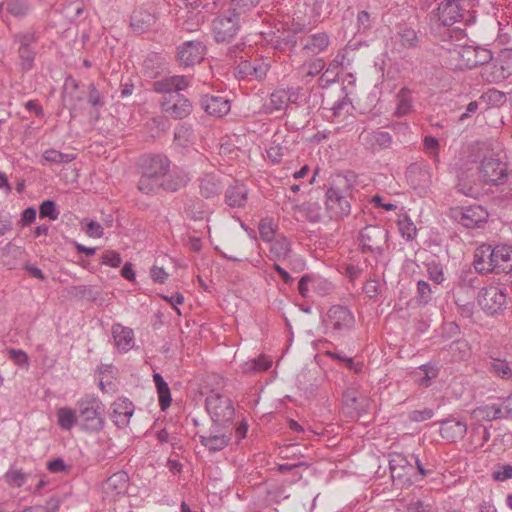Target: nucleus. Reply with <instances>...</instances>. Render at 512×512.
<instances>
[{
    "instance_id": "052dcab7",
    "label": "nucleus",
    "mask_w": 512,
    "mask_h": 512,
    "mask_svg": "<svg viewBox=\"0 0 512 512\" xmlns=\"http://www.w3.org/2000/svg\"><path fill=\"white\" fill-rule=\"evenodd\" d=\"M491 53L484 48L475 47L474 67L478 65H487L491 60Z\"/></svg>"
},
{
    "instance_id": "39448f33",
    "label": "nucleus",
    "mask_w": 512,
    "mask_h": 512,
    "mask_svg": "<svg viewBox=\"0 0 512 512\" xmlns=\"http://www.w3.org/2000/svg\"><path fill=\"white\" fill-rule=\"evenodd\" d=\"M206 409L212 422L233 424L235 410L228 397L216 391H211L206 398Z\"/></svg>"
},
{
    "instance_id": "680f3d73",
    "label": "nucleus",
    "mask_w": 512,
    "mask_h": 512,
    "mask_svg": "<svg viewBox=\"0 0 512 512\" xmlns=\"http://www.w3.org/2000/svg\"><path fill=\"white\" fill-rule=\"evenodd\" d=\"M350 107L351 102L349 101V99L347 97H343L333 104L331 111L333 116L337 117L341 116L344 112L347 113Z\"/></svg>"
},
{
    "instance_id": "49530a36",
    "label": "nucleus",
    "mask_w": 512,
    "mask_h": 512,
    "mask_svg": "<svg viewBox=\"0 0 512 512\" xmlns=\"http://www.w3.org/2000/svg\"><path fill=\"white\" fill-rule=\"evenodd\" d=\"M6 482L12 487H21L27 480V474L21 469H10L5 474Z\"/></svg>"
},
{
    "instance_id": "3c124183",
    "label": "nucleus",
    "mask_w": 512,
    "mask_h": 512,
    "mask_svg": "<svg viewBox=\"0 0 512 512\" xmlns=\"http://www.w3.org/2000/svg\"><path fill=\"white\" fill-rule=\"evenodd\" d=\"M39 215L41 218H49L50 220H56L59 216L56 204L52 200H46L42 202L39 209Z\"/></svg>"
},
{
    "instance_id": "09e8293b",
    "label": "nucleus",
    "mask_w": 512,
    "mask_h": 512,
    "mask_svg": "<svg viewBox=\"0 0 512 512\" xmlns=\"http://www.w3.org/2000/svg\"><path fill=\"white\" fill-rule=\"evenodd\" d=\"M74 159L72 154H64L54 149H48L43 153V160L53 163H68Z\"/></svg>"
},
{
    "instance_id": "864d4df0",
    "label": "nucleus",
    "mask_w": 512,
    "mask_h": 512,
    "mask_svg": "<svg viewBox=\"0 0 512 512\" xmlns=\"http://www.w3.org/2000/svg\"><path fill=\"white\" fill-rule=\"evenodd\" d=\"M19 58L22 69L28 71L33 66L35 52L31 48L19 47Z\"/></svg>"
},
{
    "instance_id": "58836bf2",
    "label": "nucleus",
    "mask_w": 512,
    "mask_h": 512,
    "mask_svg": "<svg viewBox=\"0 0 512 512\" xmlns=\"http://www.w3.org/2000/svg\"><path fill=\"white\" fill-rule=\"evenodd\" d=\"M449 351L453 360L462 361L468 358L470 354V347L467 341L457 340L449 345Z\"/></svg>"
},
{
    "instance_id": "423d86ee",
    "label": "nucleus",
    "mask_w": 512,
    "mask_h": 512,
    "mask_svg": "<svg viewBox=\"0 0 512 512\" xmlns=\"http://www.w3.org/2000/svg\"><path fill=\"white\" fill-rule=\"evenodd\" d=\"M478 173L487 185H501L508 179L507 164L493 157H485L481 161Z\"/></svg>"
},
{
    "instance_id": "4d7b16f0",
    "label": "nucleus",
    "mask_w": 512,
    "mask_h": 512,
    "mask_svg": "<svg viewBox=\"0 0 512 512\" xmlns=\"http://www.w3.org/2000/svg\"><path fill=\"white\" fill-rule=\"evenodd\" d=\"M427 272L429 278L434 281L436 285L441 284L444 280L443 268L440 264L431 262L427 265Z\"/></svg>"
},
{
    "instance_id": "2f4dec72",
    "label": "nucleus",
    "mask_w": 512,
    "mask_h": 512,
    "mask_svg": "<svg viewBox=\"0 0 512 512\" xmlns=\"http://www.w3.org/2000/svg\"><path fill=\"white\" fill-rule=\"evenodd\" d=\"M472 414L475 418L484 421H493L506 417L502 406L499 404L479 406L473 410Z\"/></svg>"
},
{
    "instance_id": "0eeeda50",
    "label": "nucleus",
    "mask_w": 512,
    "mask_h": 512,
    "mask_svg": "<svg viewBox=\"0 0 512 512\" xmlns=\"http://www.w3.org/2000/svg\"><path fill=\"white\" fill-rule=\"evenodd\" d=\"M242 20L227 11L218 16L212 24L213 33L217 42L230 41L237 34Z\"/></svg>"
},
{
    "instance_id": "5fc2aeb1",
    "label": "nucleus",
    "mask_w": 512,
    "mask_h": 512,
    "mask_svg": "<svg viewBox=\"0 0 512 512\" xmlns=\"http://www.w3.org/2000/svg\"><path fill=\"white\" fill-rule=\"evenodd\" d=\"M8 355L9 359L12 360L15 365L28 369L29 357L25 351L21 349H9Z\"/></svg>"
},
{
    "instance_id": "cd10ccee",
    "label": "nucleus",
    "mask_w": 512,
    "mask_h": 512,
    "mask_svg": "<svg viewBox=\"0 0 512 512\" xmlns=\"http://www.w3.org/2000/svg\"><path fill=\"white\" fill-rule=\"evenodd\" d=\"M128 480L127 473L123 471L116 472L106 480L103 489L111 497L124 494L128 488Z\"/></svg>"
},
{
    "instance_id": "72a5a7b5",
    "label": "nucleus",
    "mask_w": 512,
    "mask_h": 512,
    "mask_svg": "<svg viewBox=\"0 0 512 512\" xmlns=\"http://www.w3.org/2000/svg\"><path fill=\"white\" fill-rule=\"evenodd\" d=\"M57 424L62 430L69 431L78 421L77 410L69 407H61L57 409Z\"/></svg>"
},
{
    "instance_id": "c85d7f7f",
    "label": "nucleus",
    "mask_w": 512,
    "mask_h": 512,
    "mask_svg": "<svg viewBox=\"0 0 512 512\" xmlns=\"http://www.w3.org/2000/svg\"><path fill=\"white\" fill-rule=\"evenodd\" d=\"M199 182L200 193L206 199L218 196L222 190V184L214 173L203 174L200 177Z\"/></svg>"
},
{
    "instance_id": "4c0bfd02",
    "label": "nucleus",
    "mask_w": 512,
    "mask_h": 512,
    "mask_svg": "<svg viewBox=\"0 0 512 512\" xmlns=\"http://www.w3.org/2000/svg\"><path fill=\"white\" fill-rule=\"evenodd\" d=\"M412 110V98L410 91L401 89L397 95V107L395 113L398 116L408 114Z\"/></svg>"
},
{
    "instance_id": "bf43d9fd",
    "label": "nucleus",
    "mask_w": 512,
    "mask_h": 512,
    "mask_svg": "<svg viewBox=\"0 0 512 512\" xmlns=\"http://www.w3.org/2000/svg\"><path fill=\"white\" fill-rule=\"evenodd\" d=\"M122 262V259L119 255V253L115 252V251H106L105 253H103L102 257H101V264L103 265H107V266H110V267H118L120 266Z\"/></svg>"
},
{
    "instance_id": "412c9836",
    "label": "nucleus",
    "mask_w": 512,
    "mask_h": 512,
    "mask_svg": "<svg viewBox=\"0 0 512 512\" xmlns=\"http://www.w3.org/2000/svg\"><path fill=\"white\" fill-rule=\"evenodd\" d=\"M512 74V67L509 62L502 60L491 61L482 69V77L490 83H499Z\"/></svg>"
},
{
    "instance_id": "aec40b11",
    "label": "nucleus",
    "mask_w": 512,
    "mask_h": 512,
    "mask_svg": "<svg viewBox=\"0 0 512 512\" xmlns=\"http://www.w3.org/2000/svg\"><path fill=\"white\" fill-rule=\"evenodd\" d=\"M156 23V16L149 9L136 7L130 16V27L134 33L143 34L150 31Z\"/></svg>"
},
{
    "instance_id": "e433bc0d",
    "label": "nucleus",
    "mask_w": 512,
    "mask_h": 512,
    "mask_svg": "<svg viewBox=\"0 0 512 512\" xmlns=\"http://www.w3.org/2000/svg\"><path fill=\"white\" fill-rule=\"evenodd\" d=\"M418 370L417 374H423L417 379L418 384L422 387H429L432 380L437 378L439 374L438 367L432 364L421 365Z\"/></svg>"
},
{
    "instance_id": "f03ea898",
    "label": "nucleus",
    "mask_w": 512,
    "mask_h": 512,
    "mask_svg": "<svg viewBox=\"0 0 512 512\" xmlns=\"http://www.w3.org/2000/svg\"><path fill=\"white\" fill-rule=\"evenodd\" d=\"M79 424L82 430L95 433L105 424L104 405L94 394L83 395L76 403Z\"/></svg>"
},
{
    "instance_id": "37998d69",
    "label": "nucleus",
    "mask_w": 512,
    "mask_h": 512,
    "mask_svg": "<svg viewBox=\"0 0 512 512\" xmlns=\"http://www.w3.org/2000/svg\"><path fill=\"white\" fill-rule=\"evenodd\" d=\"M398 228L401 236L408 241L413 240L417 234L416 226L408 216L398 220Z\"/></svg>"
},
{
    "instance_id": "5701e85b",
    "label": "nucleus",
    "mask_w": 512,
    "mask_h": 512,
    "mask_svg": "<svg viewBox=\"0 0 512 512\" xmlns=\"http://www.w3.org/2000/svg\"><path fill=\"white\" fill-rule=\"evenodd\" d=\"M180 183H170L168 180H161L160 178L145 174L142 172L138 182V189L144 194H154L159 191L161 187L176 191L180 188Z\"/></svg>"
},
{
    "instance_id": "473e14b6",
    "label": "nucleus",
    "mask_w": 512,
    "mask_h": 512,
    "mask_svg": "<svg viewBox=\"0 0 512 512\" xmlns=\"http://www.w3.org/2000/svg\"><path fill=\"white\" fill-rule=\"evenodd\" d=\"M364 140L373 150L386 149L392 143V136L386 131H373L364 136Z\"/></svg>"
},
{
    "instance_id": "de8ad7c7",
    "label": "nucleus",
    "mask_w": 512,
    "mask_h": 512,
    "mask_svg": "<svg viewBox=\"0 0 512 512\" xmlns=\"http://www.w3.org/2000/svg\"><path fill=\"white\" fill-rule=\"evenodd\" d=\"M426 153L434 160L436 164L440 162L439 141L433 136H426L423 140Z\"/></svg>"
},
{
    "instance_id": "f257e3e1",
    "label": "nucleus",
    "mask_w": 512,
    "mask_h": 512,
    "mask_svg": "<svg viewBox=\"0 0 512 512\" xmlns=\"http://www.w3.org/2000/svg\"><path fill=\"white\" fill-rule=\"evenodd\" d=\"M512 246L500 244L492 247L489 244L480 245L474 253L473 265L477 272L486 274L495 269H512Z\"/></svg>"
},
{
    "instance_id": "b1692460",
    "label": "nucleus",
    "mask_w": 512,
    "mask_h": 512,
    "mask_svg": "<svg viewBox=\"0 0 512 512\" xmlns=\"http://www.w3.org/2000/svg\"><path fill=\"white\" fill-rule=\"evenodd\" d=\"M170 162L167 157L162 155H155L148 157L142 166V172L151 174V176L160 178L161 180H168Z\"/></svg>"
},
{
    "instance_id": "c756f323",
    "label": "nucleus",
    "mask_w": 512,
    "mask_h": 512,
    "mask_svg": "<svg viewBox=\"0 0 512 512\" xmlns=\"http://www.w3.org/2000/svg\"><path fill=\"white\" fill-rule=\"evenodd\" d=\"M248 199V189L244 185L230 186L225 193V202L231 208L244 207Z\"/></svg>"
},
{
    "instance_id": "2eb2a0df",
    "label": "nucleus",
    "mask_w": 512,
    "mask_h": 512,
    "mask_svg": "<svg viewBox=\"0 0 512 512\" xmlns=\"http://www.w3.org/2000/svg\"><path fill=\"white\" fill-rule=\"evenodd\" d=\"M269 70V64L261 59L241 61L235 68L238 79L262 80Z\"/></svg>"
},
{
    "instance_id": "bb28decb",
    "label": "nucleus",
    "mask_w": 512,
    "mask_h": 512,
    "mask_svg": "<svg viewBox=\"0 0 512 512\" xmlns=\"http://www.w3.org/2000/svg\"><path fill=\"white\" fill-rule=\"evenodd\" d=\"M204 111L214 117L225 116L231 108L230 101L222 96L205 95L201 99Z\"/></svg>"
},
{
    "instance_id": "e2e57ef3",
    "label": "nucleus",
    "mask_w": 512,
    "mask_h": 512,
    "mask_svg": "<svg viewBox=\"0 0 512 512\" xmlns=\"http://www.w3.org/2000/svg\"><path fill=\"white\" fill-rule=\"evenodd\" d=\"M434 416V411L430 408L422 410H414L409 414V419L414 422H423L431 419Z\"/></svg>"
},
{
    "instance_id": "603ef678",
    "label": "nucleus",
    "mask_w": 512,
    "mask_h": 512,
    "mask_svg": "<svg viewBox=\"0 0 512 512\" xmlns=\"http://www.w3.org/2000/svg\"><path fill=\"white\" fill-rule=\"evenodd\" d=\"M400 41L406 47H415L418 41L415 30L410 27H402L399 31Z\"/></svg>"
},
{
    "instance_id": "0e129e2a",
    "label": "nucleus",
    "mask_w": 512,
    "mask_h": 512,
    "mask_svg": "<svg viewBox=\"0 0 512 512\" xmlns=\"http://www.w3.org/2000/svg\"><path fill=\"white\" fill-rule=\"evenodd\" d=\"M284 150L279 144H272L267 150V157L272 163H279L284 156Z\"/></svg>"
},
{
    "instance_id": "20e7f679",
    "label": "nucleus",
    "mask_w": 512,
    "mask_h": 512,
    "mask_svg": "<svg viewBox=\"0 0 512 512\" xmlns=\"http://www.w3.org/2000/svg\"><path fill=\"white\" fill-rule=\"evenodd\" d=\"M233 430V424L212 422L209 430L199 435L200 443L210 452L221 451L229 445Z\"/></svg>"
},
{
    "instance_id": "774afa93",
    "label": "nucleus",
    "mask_w": 512,
    "mask_h": 512,
    "mask_svg": "<svg viewBox=\"0 0 512 512\" xmlns=\"http://www.w3.org/2000/svg\"><path fill=\"white\" fill-rule=\"evenodd\" d=\"M257 368L258 373L268 370L272 365V359L266 355H260L258 358L252 359Z\"/></svg>"
},
{
    "instance_id": "a18cd8bd",
    "label": "nucleus",
    "mask_w": 512,
    "mask_h": 512,
    "mask_svg": "<svg viewBox=\"0 0 512 512\" xmlns=\"http://www.w3.org/2000/svg\"><path fill=\"white\" fill-rule=\"evenodd\" d=\"M6 9L11 15L22 17L27 14L29 6L26 0H8Z\"/></svg>"
},
{
    "instance_id": "13d9d810",
    "label": "nucleus",
    "mask_w": 512,
    "mask_h": 512,
    "mask_svg": "<svg viewBox=\"0 0 512 512\" xmlns=\"http://www.w3.org/2000/svg\"><path fill=\"white\" fill-rule=\"evenodd\" d=\"M70 468L62 458H55L47 462V469L51 473H68Z\"/></svg>"
},
{
    "instance_id": "4468645a",
    "label": "nucleus",
    "mask_w": 512,
    "mask_h": 512,
    "mask_svg": "<svg viewBox=\"0 0 512 512\" xmlns=\"http://www.w3.org/2000/svg\"><path fill=\"white\" fill-rule=\"evenodd\" d=\"M162 111L173 119H183L192 112V104L189 99L179 94L174 97H162Z\"/></svg>"
},
{
    "instance_id": "7ed1b4c3",
    "label": "nucleus",
    "mask_w": 512,
    "mask_h": 512,
    "mask_svg": "<svg viewBox=\"0 0 512 512\" xmlns=\"http://www.w3.org/2000/svg\"><path fill=\"white\" fill-rule=\"evenodd\" d=\"M388 231L379 225H367L359 233V249L363 254H370L378 261L388 247Z\"/></svg>"
},
{
    "instance_id": "9b49d317",
    "label": "nucleus",
    "mask_w": 512,
    "mask_h": 512,
    "mask_svg": "<svg viewBox=\"0 0 512 512\" xmlns=\"http://www.w3.org/2000/svg\"><path fill=\"white\" fill-rule=\"evenodd\" d=\"M478 303L485 312L494 314L504 307L506 295L501 288L491 285L479 291Z\"/></svg>"
},
{
    "instance_id": "a19ab883",
    "label": "nucleus",
    "mask_w": 512,
    "mask_h": 512,
    "mask_svg": "<svg viewBox=\"0 0 512 512\" xmlns=\"http://www.w3.org/2000/svg\"><path fill=\"white\" fill-rule=\"evenodd\" d=\"M443 436L449 437V432L452 433L451 437H464L467 432V426L461 421H448L444 423L441 429Z\"/></svg>"
},
{
    "instance_id": "dca6fc26",
    "label": "nucleus",
    "mask_w": 512,
    "mask_h": 512,
    "mask_svg": "<svg viewBox=\"0 0 512 512\" xmlns=\"http://www.w3.org/2000/svg\"><path fill=\"white\" fill-rule=\"evenodd\" d=\"M464 12L460 0H443L438 5L437 17L442 25L451 26L463 18Z\"/></svg>"
},
{
    "instance_id": "338daca9",
    "label": "nucleus",
    "mask_w": 512,
    "mask_h": 512,
    "mask_svg": "<svg viewBox=\"0 0 512 512\" xmlns=\"http://www.w3.org/2000/svg\"><path fill=\"white\" fill-rule=\"evenodd\" d=\"M15 41L19 43V47L30 48V45L36 41V37L32 32H25L17 34Z\"/></svg>"
},
{
    "instance_id": "c9c22d12",
    "label": "nucleus",
    "mask_w": 512,
    "mask_h": 512,
    "mask_svg": "<svg viewBox=\"0 0 512 512\" xmlns=\"http://www.w3.org/2000/svg\"><path fill=\"white\" fill-rule=\"evenodd\" d=\"M489 370L501 379L509 380L512 378V369L505 359L492 358L489 363Z\"/></svg>"
},
{
    "instance_id": "a878e982",
    "label": "nucleus",
    "mask_w": 512,
    "mask_h": 512,
    "mask_svg": "<svg viewBox=\"0 0 512 512\" xmlns=\"http://www.w3.org/2000/svg\"><path fill=\"white\" fill-rule=\"evenodd\" d=\"M112 337L114 345L121 353L130 351L135 345L134 332L131 328L125 327L120 323L112 326Z\"/></svg>"
},
{
    "instance_id": "ea45409f",
    "label": "nucleus",
    "mask_w": 512,
    "mask_h": 512,
    "mask_svg": "<svg viewBox=\"0 0 512 512\" xmlns=\"http://www.w3.org/2000/svg\"><path fill=\"white\" fill-rule=\"evenodd\" d=\"M259 234L261 239L264 242H271L274 240L277 225L274 223L273 219L271 218H264L260 221L259 226Z\"/></svg>"
},
{
    "instance_id": "a211bd4d",
    "label": "nucleus",
    "mask_w": 512,
    "mask_h": 512,
    "mask_svg": "<svg viewBox=\"0 0 512 512\" xmlns=\"http://www.w3.org/2000/svg\"><path fill=\"white\" fill-rule=\"evenodd\" d=\"M449 51L450 65L453 69L464 70L474 68L475 47L468 45H457Z\"/></svg>"
},
{
    "instance_id": "c03bdc74",
    "label": "nucleus",
    "mask_w": 512,
    "mask_h": 512,
    "mask_svg": "<svg viewBox=\"0 0 512 512\" xmlns=\"http://www.w3.org/2000/svg\"><path fill=\"white\" fill-rule=\"evenodd\" d=\"M187 213L194 220H203L209 214V208L200 200L192 201L187 207Z\"/></svg>"
},
{
    "instance_id": "7c9ffc66",
    "label": "nucleus",
    "mask_w": 512,
    "mask_h": 512,
    "mask_svg": "<svg viewBox=\"0 0 512 512\" xmlns=\"http://www.w3.org/2000/svg\"><path fill=\"white\" fill-rule=\"evenodd\" d=\"M303 48L312 54H318L328 47L330 40L326 33H315L302 39Z\"/></svg>"
},
{
    "instance_id": "f8f14e48",
    "label": "nucleus",
    "mask_w": 512,
    "mask_h": 512,
    "mask_svg": "<svg viewBox=\"0 0 512 512\" xmlns=\"http://www.w3.org/2000/svg\"><path fill=\"white\" fill-rule=\"evenodd\" d=\"M325 204L330 219L340 220L350 214V202L339 189L330 188L327 190Z\"/></svg>"
},
{
    "instance_id": "6e6552de",
    "label": "nucleus",
    "mask_w": 512,
    "mask_h": 512,
    "mask_svg": "<svg viewBox=\"0 0 512 512\" xmlns=\"http://www.w3.org/2000/svg\"><path fill=\"white\" fill-rule=\"evenodd\" d=\"M324 322L326 329L340 333L351 329L354 326L355 318L348 308L334 305L328 310Z\"/></svg>"
},
{
    "instance_id": "1a4fd4ad",
    "label": "nucleus",
    "mask_w": 512,
    "mask_h": 512,
    "mask_svg": "<svg viewBox=\"0 0 512 512\" xmlns=\"http://www.w3.org/2000/svg\"><path fill=\"white\" fill-rule=\"evenodd\" d=\"M334 289L333 284L318 275H304L298 283V291L304 298H310L312 293L318 296L329 295Z\"/></svg>"
},
{
    "instance_id": "6ab92c4d",
    "label": "nucleus",
    "mask_w": 512,
    "mask_h": 512,
    "mask_svg": "<svg viewBox=\"0 0 512 512\" xmlns=\"http://www.w3.org/2000/svg\"><path fill=\"white\" fill-rule=\"evenodd\" d=\"M297 98L298 93L292 88L277 89L270 94L269 100L264 103V112L271 114L275 111L283 110L289 103L295 102Z\"/></svg>"
},
{
    "instance_id": "6e6d98bb",
    "label": "nucleus",
    "mask_w": 512,
    "mask_h": 512,
    "mask_svg": "<svg viewBox=\"0 0 512 512\" xmlns=\"http://www.w3.org/2000/svg\"><path fill=\"white\" fill-rule=\"evenodd\" d=\"M157 393L159 397V404L161 406V409L165 410L167 407L171 404V393L170 388L167 384V382H164L161 385H158L157 387Z\"/></svg>"
},
{
    "instance_id": "79ce46f5",
    "label": "nucleus",
    "mask_w": 512,
    "mask_h": 512,
    "mask_svg": "<svg viewBox=\"0 0 512 512\" xmlns=\"http://www.w3.org/2000/svg\"><path fill=\"white\" fill-rule=\"evenodd\" d=\"M434 290L431 285L423 280L417 282L416 300L420 305H427L433 297Z\"/></svg>"
},
{
    "instance_id": "f704fd0d",
    "label": "nucleus",
    "mask_w": 512,
    "mask_h": 512,
    "mask_svg": "<svg viewBox=\"0 0 512 512\" xmlns=\"http://www.w3.org/2000/svg\"><path fill=\"white\" fill-rule=\"evenodd\" d=\"M260 0H231L229 12L246 21V14L257 6Z\"/></svg>"
},
{
    "instance_id": "ddd939ff",
    "label": "nucleus",
    "mask_w": 512,
    "mask_h": 512,
    "mask_svg": "<svg viewBox=\"0 0 512 512\" xmlns=\"http://www.w3.org/2000/svg\"><path fill=\"white\" fill-rule=\"evenodd\" d=\"M191 84V77L185 75L167 76L153 83V90L163 97H174Z\"/></svg>"
},
{
    "instance_id": "9d476101",
    "label": "nucleus",
    "mask_w": 512,
    "mask_h": 512,
    "mask_svg": "<svg viewBox=\"0 0 512 512\" xmlns=\"http://www.w3.org/2000/svg\"><path fill=\"white\" fill-rule=\"evenodd\" d=\"M455 220L466 228L481 227L488 219V212L480 205L457 208L453 210Z\"/></svg>"
},
{
    "instance_id": "f3484780",
    "label": "nucleus",
    "mask_w": 512,
    "mask_h": 512,
    "mask_svg": "<svg viewBox=\"0 0 512 512\" xmlns=\"http://www.w3.org/2000/svg\"><path fill=\"white\" fill-rule=\"evenodd\" d=\"M205 46L201 41H186L178 48V61L183 66H193L204 59Z\"/></svg>"
},
{
    "instance_id": "4be33fe9",
    "label": "nucleus",
    "mask_w": 512,
    "mask_h": 512,
    "mask_svg": "<svg viewBox=\"0 0 512 512\" xmlns=\"http://www.w3.org/2000/svg\"><path fill=\"white\" fill-rule=\"evenodd\" d=\"M111 419L119 428L126 427L134 413V405L127 398H118L111 405Z\"/></svg>"
},
{
    "instance_id": "69168bd1",
    "label": "nucleus",
    "mask_w": 512,
    "mask_h": 512,
    "mask_svg": "<svg viewBox=\"0 0 512 512\" xmlns=\"http://www.w3.org/2000/svg\"><path fill=\"white\" fill-rule=\"evenodd\" d=\"M512 478V465H502L493 472V479L496 481H505Z\"/></svg>"
},
{
    "instance_id": "8fccbe9b",
    "label": "nucleus",
    "mask_w": 512,
    "mask_h": 512,
    "mask_svg": "<svg viewBox=\"0 0 512 512\" xmlns=\"http://www.w3.org/2000/svg\"><path fill=\"white\" fill-rule=\"evenodd\" d=\"M82 230L91 238H100L103 235V227L100 223L93 220H83L81 222Z\"/></svg>"
},
{
    "instance_id": "393cba45",
    "label": "nucleus",
    "mask_w": 512,
    "mask_h": 512,
    "mask_svg": "<svg viewBox=\"0 0 512 512\" xmlns=\"http://www.w3.org/2000/svg\"><path fill=\"white\" fill-rule=\"evenodd\" d=\"M269 243L270 245L268 257L275 263L293 257L292 242L287 237L279 235Z\"/></svg>"
}]
</instances>
